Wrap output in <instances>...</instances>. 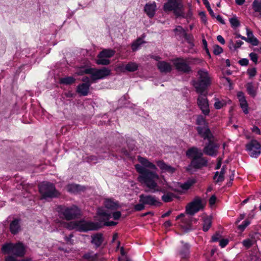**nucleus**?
I'll return each mask as SVG.
<instances>
[{"instance_id": "nucleus-45", "label": "nucleus", "mask_w": 261, "mask_h": 261, "mask_svg": "<svg viewBox=\"0 0 261 261\" xmlns=\"http://www.w3.org/2000/svg\"><path fill=\"white\" fill-rule=\"evenodd\" d=\"M223 52V48L218 45L214 46L213 53L216 55H219Z\"/></svg>"}, {"instance_id": "nucleus-17", "label": "nucleus", "mask_w": 261, "mask_h": 261, "mask_svg": "<svg viewBox=\"0 0 261 261\" xmlns=\"http://www.w3.org/2000/svg\"><path fill=\"white\" fill-rule=\"evenodd\" d=\"M97 214L98 216V220L104 222L105 225L115 226L117 225V222L114 221L106 222V221L109 220L112 217V215L103 208H98L97 209Z\"/></svg>"}, {"instance_id": "nucleus-64", "label": "nucleus", "mask_w": 261, "mask_h": 261, "mask_svg": "<svg viewBox=\"0 0 261 261\" xmlns=\"http://www.w3.org/2000/svg\"><path fill=\"white\" fill-rule=\"evenodd\" d=\"M251 130L252 132L255 133L259 135L260 134V130L259 128L256 126H253V127L251 128Z\"/></svg>"}, {"instance_id": "nucleus-20", "label": "nucleus", "mask_w": 261, "mask_h": 261, "mask_svg": "<svg viewBox=\"0 0 261 261\" xmlns=\"http://www.w3.org/2000/svg\"><path fill=\"white\" fill-rule=\"evenodd\" d=\"M156 10V5L154 2L146 4L144 8V12L150 18H152L154 16Z\"/></svg>"}, {"instance_id": "nucleus-16", "label": "nucleus", "mask_w": 261, "mask_h": 261, "mask_svg": "<svg viewBox=\"0 0 261 261\" xmlns=\"http://www.w3.org/2000/svg\"><path fill=\"white\" fill-rule=\"evenodd\" d=\"M100 227V224L98 223L84 220L79 221L78 231L80 232L97 230Z\"/></svg>"}, {"instance_id": "nucleus-7", "label": "nucleus", "mask_w": 261, "mask_h": 261, "mask_svg": "<svg viewBox=\"0 0 261 261\" xmlns=\"http://www.w3.org/2000/svg\"><path fill=\"white\" fill-rule=\"evenodd\" d=\"M196 124L197 126L196 130L199 135L204 140L209 139L213 137V135L208 128V123L204 117L201 115L197 116Z\"/></svg>"}, {"instance_id": "nucleus-10", "label": "nucleus", "mask_w": 261, "mask_h": 261, "mask_svg": "<svg viewBox=\"0 0 261 261\" xmlns=\"http://www.w3.org/2000/svg\"><path fill=\"white\" fill-rule=\"evenodd\" d=\"M204 204L202 199L198 196H196L192 201L189 203L186 207V212L187 214L193 216L199 211L203 209Z\"/></svg>"}, {"instance_id": "nucleus-50", "label": "nucleus", "mask_w": 261, "mask_h": 261, "mask_svg": "<svg viewBox=\"0 0 261 261\" xmlns=\"http://www.w3.org/2000/svg\"><path fill=\"white\" fill-rule=\"evenodd\" d=\"M243 245L248 248L253 245V242L250 239H246L243 241Z\"/></svg>"}, {"instance_id": "nucleus-39", "label": "nucleus", "mask_w": 261, "mask_h": 261, "mask_svg": "<svg viewBox=\"0 0 261 261\" xmlns=\"http://www.w3.org/2000/svg\"><path fill=\"white\" fill-rule=\"evenodd\" d=\"M187 59L189 66H190V65L200 64L202 61L201 59L199 58H187Z\"/></svg>"}, {"instance_id": "nucleus-9", "label": "nucleus", "mask_w": 261, "mask_h": 261, "mask_svg": "<svg viewBox=\"0 0 261 261\" xmlns=\"http://www.w3.org/2000/svg\"><path fill=\"white\" fill-rule=\"evenodd\" d=\"M85 72L90 74V79L92 82H95L96 80L105 79L111 74V70L106 67L97 69L95 68L87 69Z\"/></svg>"}, {"instance_id": "nucleus-21", "label": "nucleus", "mask_w": 261, "mask_h": 261, "mask_svg": "<svg viewBox=\"0 0 261 261\" xmlns=\"http://www.w3.org/2000/svg\"><path fill=\"white\" fill-rule=\"evenodd\" d=\"M103 235L100 233H97L91 236V243L94 245L95 248L100 247L103 243Z\"/></svg>"}, {"instance_id": "nucleus-56", "label": "nucleus", "mask_w": 261, "mask_h": 261, "mask_svg": "<svg viewBox=\"0 0 261 261\" xmlns=\"http://www.w3.org/2000/svg\"><path fill=\"white\" fill-rule=\"evenodd\" d=\"M224 180V174L221 173H219L218 178H217L216 182L217 183L221 182Z\"/></svg>"}, {"instance_id": "nucleus-60", "label": "nucleus", "mask_w": 261, "mask_h": 261, "mask_svg": "<svg viewBox=\"0 0 261 261\" xmlns=\"http://www.w3.org/2000/svg\"><path fill=\"white\" fill-rule=\"evenodd\" d=\"M217 198L215 195H212L209 199V203L212 206L214 205L216 201Z\"/></svg>"}, {"instance_id": "nucleus-46", "label": "nucleus", "mask_w": 261, "mask_h": 261, "mask_svg": "<svg viewBox=\"0 0 261 261\" xmlns=\"http://www.w3.org/2000/svg\"><path fill=\"white\" fill-rule=\"evenodd\" d=\"M246 32H247V37L250 38L251 40H253V39L256 40V45H257L258 44V41L257 39V38H255L252 32L251 31H250L249 29H248V28H247L246 29Z\"/></svg>"}, {"instance_id": "nucleus-43", "label": "nucleus", "mask_w": 261, "mask_h": 261, "mask_svg": "<svg viewBox=\"0 0 261 261\" xmlns=\"http://www.w3.org/2000/svg\"><path fill=\"white\" fill-rule=\"evenodd\" d=\"M202 1L203 2V4L205 5V7H206L207 10L208 11L211 16L213 17H215V13L213 12V10L211 9L209 2L207 0H202Z\"/></svg>"}, {"instance_id": "nucleus-47", "label": "nucleus", "mask_w": 261, "mask_h": 261, "mask_svg": "<svg viewBox=\"0 0 261 261\" xmlns=\"http://www.w3.org/2000/svg\"><path fill=\"white\" fill-rule=\"evenodd\" d=\"M250 224V221L249 220H245L243 223L238 226V228L241 231H243L245 228Z\"/></svg>"}, {"instance_id": "nucleus-38", "label": "nucleus", "mask_w": 261, "mask_h": 261, "mask_svg": "<svg viewBox=\"0 0 261 261\" xmlns=\"http://www.w3.org/2000/svg\"><path fill=\"white\" fill-rule=\"evenodd\" d=\"M75 82V79L71 76L66 77L62 78L60 80V83L61 84L65 85H70Z\"/></svg>"}, {"instance_id": "nucleus-28", "label": "nucleus", "mask_w": 261, "mask_h": 261, "mask_svg": "<svg viewBox=\"0 0 261 261\" xmlns=\"http://www.w3.org/2000/svg\"><path fill=\"white\" fill-rule=\"evenodd\" d=\"M212 218L210 216H207L203 219L202 230L206 232L212 226Z\"/></svg>"}, {"instance_id": "nucleus-53", "label": "nucleus", "mask_w": 261, "mask_h": 261, "mask_svg": "<svg viewBox=\"0 0 261 261\" xmlns=\"http://www.w3.org/2000/svg\"><path fill=\"white\" fill-rule=\"evenodd\" d=\"M248 74L250 77H253L255 75L256 73V70L255 68H252L251 69H249L247 71Z\"/></svg>"}, {"instance_id": "nucleus-32", "label": "nucleus", "mask_w": 261, "mask_h": 261, "mask_svg": "<svg viewBox=\"0 0 261 261\" xmlns=\"http://www.w3.org/2000/svg\"><path fill=\"white\" fill-rule=\"evenodd\" d=\"M248 93L252 97H254L256 95V89L253 87L252 83H248L246 85Z\"/></svg>"}, {"instance_id": "nucleus-5", "label": "nucleus", "mask_w": 261, "mask_h": 261, "mask_svg": "<svg viewBox=\"0 0 261 261\" xmlns=\"http://www.w3.org/2000/svg\"><path fill=\"white\" fill-rule=\"evenodd\" d=\"M163 9L165 12L173 11L176 17L185 16L181 0H168L164 4Z\"/></svg>"}, {"instance_id": "nucleus-34", "label": "nucleus", "mask_w": 261, "mask_h": 261, "mask_svg": "<svg viewBox=\"0 0 261 261\" xmlns=\"http://www.w3.org/2000/svg\"><path fill=\"white\" fill-rule=\"evenodd\" d=\"M138 68V64L135 62H129L125 66V69L129 72H134Z\"/></svg>"}, {"instance_id": "nucleus-19", "label": "nucleus", "mask_w": 261, "mask_h": 261, "mask_svg": "<svg viewBox=\"0 0 261 261\" xmlns=\"http://www.w3.org/2000/svg\"><path fill=\"white\" fill-rule=\"evenodd\" d=\"M156 163L163 172H168L170 174H172L176 171V169L174 167L166 164L163 161H158Z\"/></svg>"}, {"instance_id": "nucleus-35", "label": "nucleus", "mask_w": 261, "mask_h": 261, "mask_svg": "<svg viewBox=\"0 0 261 261\" xmlns=\"http://www.w3.org/2000/svg\"><path fill=\"white\" fill-rule=\"evenodd\" d=\"M252 6L253 10L256 12H259L261 15V0H254Z\"/></svg>"}, {"instance_id": "nucleus-14", "label": "nucleus", "mask_w": 261, "mask_h": 261, "mask_svg": "<svg viewBox=\"0 0 261 261\" xmlns=\"http://www.w3.org/2000/svg\"><path fill=\"white\" fill-rule=\"evenodd\" d=\"M211 137L209 139H207L208 142L205 144V146L203 149V154L204 153L209 156H216L218 153V149L220 147V144L214 142Z\"/></svg>"}, {"instance_id": "nucleus-25", "label": "nucleus", "mask_w": 261, "mask_h": 261, "mask_svg": "<svg viewBox=\"0 0 261 261\" xmlns=\"http://www.w3.org/2000/svg\"><path fill=\"white\" fill-rule=\"evenodd\" d=\"M104 205L107 208L111 210H116L119 207L118 202L112 199H106Z\"/></svg>"}, {"instance_id": "nucleus-2", "label": "nucleus", "mask_w": 261, "mask_h": 261, "mask_svg": "<svg viewBox=\"0 0 261 261\" xmlns=\"http://www.w3.org/2000/svg\"><path fill=\"white\" fill-rule=\"evenodd\" d=\"M186 154L191 160L190 164L187 167V170L190 171L192 169H200L207 166V160L203 156V152L198 148L192 147L189 148L186 151Z\"/></svg>"}, {"instance_id": "nucleus-6", "label": "nucleus", "mask_w": 261, "mask_h": 261, "mask_svg": "<svg viewBox=\"0 0 261 261\" xmlns=\"http://www.w3.org/2000/svg\"><path fill=\"white\" fill-rule=\"evenodd\" d=\"M2 251L4 254L12 253L17 257H23L25 254V248L22 243L16 244L6 243L2 247Z\"/></svg>"}, {"instance_id": "nucleus-15", "label": "nucleus", "mask_w": 261, "mask_h": 261, "mask_svg": "<svg viewBox=\"0 0 261 261\" xmlns=\"http://www.w3.org/2000/svg\"><path fill=\"white\" fill-rule=\"evenodd\" d=\"M139 202L145 205L156 207L160 206L162 204L155 196L151 195L141 194L139 196Z\"/></svg>"}, {"instance_id": "nucleus-55", "label": "nucleus", "mask_w": 261, "mask_h": 261, "mask_svg": "<svg viewBox=\"0 0 261 261\" xmlns=\"http://www.w3.org/2000/svg\"><path fill=\"white\" fill-rule=\"evenodd\" d=\"M249 57L253 62L256 63L257 62V56L255 53H251L249 54Z\"/></svg>"}, {"instance_id": "nucleus-22", "label": "nucleus", "mask_w": 261, "mask_h": 261, "mask_svg": "<svg viewBox=\"0 0 261 261\" xmlns=\"http://www.w3.org/2000/svg\"><path fill=\"white\" fill-rule=\"evenodd\" d=\"M156 66L162 73L170 72L172 70V65L166 61H159Z\"/></svg>"}, {"instance_id": "nucleus-30", "label": "nucleus", "mask_w": 261, "mask_h": 261, "mask_svg": "<svg viewBox=\"0 0 261 261\" xmlns=\"http://www.w3.org/2000/svg\"><path fill=\"white\" fill-rule=\"evenodd\" d=\"M181 243L183 245L181 250L179 251V254L182 258H186L189 254L190 246L188 243H184L183 242H181Z\"/></svg>"}, {"instance_id": "nucleus-33", "label": "nucleus", "mask_w": 261, "mask_h": 261, "mask_svg": "<svg viewBox=\"0 0 261 261\" xmlns=\"http://www.w3.org/2000/svg\"><path fill=\"white\" fill-rule=\"evenodd\" d=\"M79 221H71L64 224V227L69 230L75 229L78 231Z\"/></svg>"}, {"instance_id": "nucleus-24", "label": "nucleus", "mask_w": 261, "mask_h": 261, "mask_svg": "<svg viewBox=\"0 0 261 261\" xmlns=\"http://www.w3.org/2000/svg\"><path fill=\"white\" fill-rule=\"evenodd\" d=\"M10 230L11 232L13 234L18 233L21 230L20 225V220L15 219L10 224Z\"/></svg>"}, {"instance_id": "nucleus-36", "label": "nucleus", "mask_w": 261, "mask_h": 261, "mask_svg": "<svg viewBox=\"0 0 261 261\" xmlns=\"http://www.w3.org/2000/svg\"><path fill=\"white\" fill-rule=\"evenodd\" d=\"M144 42L140 38H138L132 44V49L133 51H135L138 49L140 46Z\"/></svg>"}, {"instance_id": "nucleus-42", "label": "nucleus", "mask_w": 261, "mask_h": 261, "mask_svg": "<svg viewBox=\"0 0 261 261\" xmlns=\"http://www.w3.org/2000/svg\"><path fill=\"white\" fill-rule=\"evenodd\" d=\"M174 32L176 35H179L180 37H182V36L185 34V30L182 28V27L178 25L175 29Z\"/></svg>"}, {"instance_id": "nucleus-1", "label": "nucleus", "mask_w": 261, "mask_h": 261, "mask_svg": "<svg viewBox=\"0 0 261 261\" xmlns=\"http://www.w3.org/2000/svg\"><path fill=\"white\" fill-rule=\"evenodd\" d=\"M138 160L141 164L135 165V169L139 174L138 181L149 189L158 187L156 181L159 179V176L155 172L158 169L156 166L145 158L139 156Z\"/></svg>"}, {"instance_id": "nucleus-29", "label": "nucleus", "mask_w": 261, "mask_h": 261, "mask_svg": "<svg viewBox=\"0 0 261 261\" xmlns=\"http://www.w3.org/2000/svg\"><path fill=\"white\" fill-rule=\"evenodd\" d=\"M83 258L89 261H95L98 258V254L94 253L92 251H89L83 255Z\"/></svg>"}, {"instance_id": "nucleus-41", "label": "nucleus", "mask_w": 261, "mask_h": 261, "mask_svg": "<svg viewBox=\"0 0 261 261\" xmlns=\"http://www.w3.org/2000/svg\"><path fill=\"white\" fill-rule=\"evenodd\" d=\"M182 37L187 40V42L190 44V46H193L194 44L193 43V36L191 34H188L186 32Z\"/></svg>"}, {"instance_id": "nucleus-31", "label": "nucleus", "mask_w": 261, "mask_h": 261, "mask_svg": "<svg viewBox=\"0 0 261 261\" xmlns=\"http://www.w3.org/2000/svg\"><path fill=\"white\" fill-rule=\"evenodd\" d=\"M115 54V50L111 49H105L101 51L99 54L100 57L111 58Z\"/></svg>"}, {"instance_id": "nucleus-37", "label": "nucleus", "mask_w": 261, "mask_h": 261, "mask_svg": "<svg viewBox=\"0 0 261 261\" xmlns=\"http://www.w3.org/2000/svg\"><path fill=\"white\" fill-rule=\"evenodd\" d=\"M98 59L96 63L98 65H107L110 63V61L109 59H106L105 57H100L99 54L97 56Z\"/></svg>"}, {"instance_id": "nucleus-13", "label": "nucleus", "mask_w": 261, "mask_h": 261, "mask_svg": "<svg viewBox=\"0 0 261 261\" xmlns=\"http://www.w3.org/2000/svg\"><path fill=\"white\" fill-rule=\"evenodd\" d=\"M246 149L252 158H256L261 154V145L256 140H252L247 143Z\"/></svg>"}, {"instance_id": "nucleus-48", "label": "nucleus", "mask_w": 261, "mask_h": 261, "mask_svg": "<svg viewBox=\"0 0 261 261\" xmlns=\"http://www.w3.org/2000/svg\"><path fill=\"white\" fill-rule=\"evenodd\" d=\"M222 238V235L219 232H216L212 238V241L215 242L220 241Z\"/></svg>"}, {"instance_id": "nucleus-59", "label": "nucleus", "mask_w": 261, "mask_h": 261, "mask_svg": "<svg viewBox=\"0 0 261 261\" xmlns=\"http://www.w3.org/2000/svg\"><path fill=\"white\" fill-rule=\"evenodd\" d=\"M248 60L245 58L239 60V63L241 66H247L248 64Z\"/></svg>"}, {"instance_id": "nucleus-51", "label": "nucleus", "mask_w": 261, "mask_h": 261, "mask_svg": "<svg viewBox=\"0 0 261 261\" xmlns=\"http://www.w3.org/2000/svg\"><path fill=\"white\" fill-rule=\"evenodd\" d=\"M144 204L142 202H140L138 204H137L134 206V209L136 211H140L142 210H143L145 207Z\"/></svg>"}, {"instance_id": "nucleus-44", "label": "nucleus", "mask_w": 261, "mask_h": 261, "mask_svg": "<svg viewBox=\"0 0 261 261\" xmlns=\"http://www.w3.org/2000/svg\"><path fill=\"white\" fill-rule=\"evenodd\" d=\"M225 105L226 103L224 101H220L218 99H216L214 107L216 109H220Z\"/></svg>"}, {"instance_id": "nucleus-4", "label": "nucleus", "mask_w": 261, "mask_h": 261, "mask_svg": "<svg viewBox=\"0 0 261 261\" xmlns=\"http://www.w3.org/2000/svg\"><path fill=\"white\" fill-rule=\"evenodd\" d=\"M38 189L41 199H53L59 197L60 195L55 185L49 182L44 181L40 184L38 185Z\"/></svg>"}, {"instance_id": "nucleus-26", "label": "nucleus", "mask_w": 261, "mask_h": 261, "mask_svg": "<svg viewBox=\"0 0 261 261\" xmlns=\"http://www.w3.org/2000/svg\"><path fill=\"white\" fill-rule=\"evenodd\" d=\"M90 85V83H82L79 85L77 89L78 93L83 96H86L88 93Z\"/></svg>"}, {"instance_id": "nucleus-54", "label": "nucleus", "mask_w": 261, "mask_h": 261, "mask_svg": "<svg viewBox=\"0 0 261 261\" xmlns=\"http://www.w3.org/2000/svg\"><path fill=\"white\" fill-rule=\"evenodd\" d=\"M229 241L227 239H221L220 240V246L222 248L225 247L228 243Z\"/></svg>"}, {"instance_id": "nucleus-62", "label": "nucleus", "mask_w": 261, "mask_h": 261, "mask_svg": "<svg viewBox=\"0 0 261 261\" xmlns=\"http://www.w3.org/2000/svg\"><path fill=\"white\" fill-rule=\"evenodd\" d=\"M5 261H18L14 256L8 255L5 257Z\"/></svg>"}, {"instance_id": "nucleus-40", "label": "nucleus", "mask_w": 261, "mask_h": 261, "mask_svg": "<svg viewBox=\"0 0 261 261\" xmlns=\"http://www.w3.org/2000/svg\"><path fill=\"white\" fill-rule=\"evenodd\" d=\"M229 22L233 28H237L240 25V22L236 17L230 18Z\"/></svg>"}, {"instance_id": "nucleus-11", "label": "nucleus", "mask_w": 261, "mask_h": 261, "mask_svg": "<svg viewBox=\"0 0 261 261\" xmlns=\"http://www.w3.org/2000/svg\"><path fill=\"white\" fill-rule=\"evenodd\" d=\"M173 65L176 70L181 73L188 74L192 72L190 66L189 65L187 58H177L173 61Z\"/></svg>"}, {"instance_id": "nucleus-49", "label": "nucleus", "mask_w": 261, "mask_h": 261, "mask_svg": "<svg viewBox=\"0 0 261 261\" xmlns=\"http://www.w3.org/2000/svg\"><path fill=\"white\" fill-rule=\"evenodd\" d=\"M242 39L243 40H245V41L247 42L248 43L251 44L252 45H254V46L256 45V41L254 39H253V40H251V39L248 37H246L243 36V37H242Z\"/></svg>"}, {"instance_id": "nucleus-63", "label": "nucleus", "mask_w": 261, "mask_h": 261, "mask_svg": "<svg viewBox=\"0 0 261 261\" xmlns=\"http://www.w3.org/2000/svg\"><path fill=\"white\" fill-rule=\"evenodd\" d=\"M228 47L230 50H236L237 49L236 45L233 43L232 40H230L229 42Z\"/></svg>"}, {"instance_id": "nucleus-52", "label": "nucleus", "mask_w": 261, "mask_h": 261, "mask_svg": "<svg viewBox=\"0 0 261 261\" xmlns=\"http://www.w3.org/2000/svg\"><path fill=\"white\" fill-rule=\"evenodd\" d=\"M87 161L88 162H92L93 163H96L98 162V159L95 155H90L87 157Z\"/></svg>"}, {"instance_id": "nucleus-8", "label": "nucleus", "mask_w": 261, "mask_h": 261, "mask_svg": "<svg viewBox=\"0 0 261 261\" xmlns=\"http://www.w3.org/2000/svg\"><path fill=\"white\" fill-rule=\"evenodd\" d=\"M58 210L60 217L67 220L77 218L81 215L80 209L74 205L70 207L60 205L58 206Z\"/></svg>"}, {"instance_id": "nucleus-23", "label": "nucleus", "mask_w": 261, "mask_h": 261, "mask_svg": "<svg viewBox=\"0 0 261 261\" xmlns=\"http://www.w3.org/2000/svg\"><path fill=\"white\" fill-rule=\"evenodd\" d=\"M237 96L239 98L240 107L242 108L243 112L245 114H248V104L244 94L241 92H239L238 93Z\"/></svg>"}, {"instance_id": "nucleus-61", "label": "nucleus", "mask_w": 261, "mask_h": 261, "mask_svg": "<svg viewBox=\"0 0 261 261\" xmlns=\"http://www.w3.org/2000/svg\"><path fill=\"white\" fill-rule=\"evenodd\" d=\"M199 16L201 17V20L203 22L206 23V18L205 14L204 12H200L199 13Z\"/></svg>"}, {"instance_id": "nucleus-57", "label": "nucleus", "mask_w": 261, "mask_h": 261, "mask_svg": "<svg viewBox=\"0 0 261 261\" xmlns=\"http://www.w3.org/2000/svg\"><path fill=\"white\" fill-rule=\"evenodd\" d=\"M112 216L114 219L118 220L121 216V213L120 211L115 212L113 213Z\"/></svg>"}, {"instance_id": "nucleus-18", "label": "nucleus", "mask_w": 261, "mask_h": 261, "mask_svg": "<svg viewBox=\"0 0 261 261\" xmlns=\"http://www.w3.org/2000/svg\"><path fill=\"white\" fill-rule=\"evenodd\" d=\"M151 192L154 193L155 192H160L164 194L162 196V200L164 202H169L173 200L175 198V194L173 193L167 191L165 188H159L158 186L155 187L153 189H149Z\"/></svg>"}, {"instance_id": "nucleus-3", "label": "nucleus", "mask_w": 261, "mask_h": 261, "mask_svg": "<svg viewBox=\"0 0 261 261\" xmlns=\"http://www.w3.org/2000/svg\"><path fill=\"white\" fill-rule=\"evenodd\" d=\"M197 75V80L193 82V85L197 93L204 92L211 84L210 75L207 71L204 69H199Z\"/></svg>"}, {"instance_id": "nucleus-12", "label": "nucleus", "mask_w": 261, "mask_h": 261, "mask_svg": "<svg viewBox=\"0 0 261 261\" xmlns=\"http://www.w3.org/2000/svg\"><path fill=\"white\" fill-rule=\"evenodd\" d=\"M197 105L205 116L208 115L210 113L208 101L207 98V92L197 93Z\"/></svg>"}, {"instance_id": "nucleus-27", "label": "nucleus", "mask_w": 261, "mask_h": 261, "mask_svg": "<svg viewBox=\"0 0 261 261\" xmlns=\"http://www.w3.org/2000/svg\"><path fill=\"white\" fill-rule=\"evenodd\" d=\"M67 191L71 193H76L83 190V188L77 184H68L66 187Z\"/></svg>"}, {"instance_id": "nucleus-58", "label": "nucleus", "mask_w": 261, "mask_h": 261, "mask_svg": "<svg viewBox=\"0 0 261 261\" xmlns=\"http://www.w3.org/2000/svg\"><path fill=\"white\" fill-rule=\"evenodd\" d=\"M202 44H203V45L204 49L205 50L207 54L210 57H211L210 53V52L208 51V49L207 48V42H206L205 39H203L202 40Z\"/></svg>"}]
</instances>
